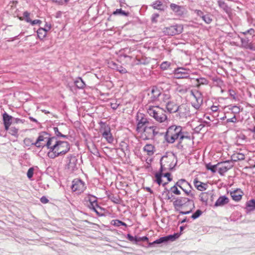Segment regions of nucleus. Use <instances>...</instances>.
<instances>
[{
    "label": "nucleus",
    "mask_w": 255,
    "mask_h": 255,
    "mask_svg": "<svg viewBox=\"0 0 255 255\" xmlns=\"http://www.w3.org/2000/svg\"><path fill=\"white\" fill-rule=\"evenodd\" d=\"M41 23V21L39 20V19H36V20H31V22H30V24L32 25H35V24H40Z\"/></svg>",
    "instance_id": "56"
},
{
    "label": "nucleus",
    "mask_w": 255,
    "mask_h": 255,
    "mask_svg": "<svg viewBox=\"0 0 255 255\" xmlns=\"http://www.w3.org/2000/svg\"><path fill=\"white\" fill-rule=\"evenodd\" d=\"M143 151L149 156L152 155L155 151V147L151 144H146L143 147Z\"/></svg>",
    "instance_id": "26"
},
{
    "label": "nucleus",
    "mask_w": 255,
    "mask_h": 255,
    "mask_svg": "<svg viewBox=\"0 0 255 255\" xmlns=\"http://www.w3.org/2000/svg\"><path fill=\"white\" fill-rule=\"evenodd\" d=\"M188 108L186 104H181L180 106H178L176 117L179 119L184 118L186 117V115L188 114Z\"/></svg>",
    "instance_id": "15"
},
{
    "label": "nucleus",
    "mask_w": 255,
    "mask_h": 255,
    "mask_svg": "<svg viewBox=\"0 0 255 255\" xmlns=\"http://www.w3.org/2000/svg\"><path fill=\"white\" fill-rule=\"evenodd\" d=\"M88 207L90 209L93 210L94 211H95L97 214L100 215V214L98 211V209H101V208L99 206V205L97 204V202L95 203H89V204L88 205Z\"/></svg>",
    "instance_id": "34"
},
{
    "label": "nucleus",
    "mask_w": 255,
    "mask_h": 255,
    "mask_svg": "<svg viewBox=\"0 0 255 255\" xmlns=\"http://www.w3.org/2000/svg\"><path fill=\"white\" fill-rule=\"evenodd\" d=\"M53 130H54V131L55 133V134L57 136H60V137H66L67 136V135H64V134H62V133H61L59 130H58V128L57 127H54L53 128Z\"/></svg>",
    "instance_id": "48"
},
{
    "label": "nucleus",
    "mask_w": 255,
    "mask_h": 255,
    "mask_svg": "<svg viewBox=\"0 0 255 255\" xmlns=\"http://www.w3.org/2000/svg\"><path fill=\"white\" fill-rule=\"evenodd\" d=\"M34 170V169L33 167H30L29 168V169L27 171V176L28 178L30 180L31 179V178L33 175Z\"/></svg>",
    "instance_id": "45"
},
{
    "label": "nucleus",
    "mask_w": 255,
    "mask_h": 255,
    "mask_svg": "<svg viewBox=\"0 0 255 255\" xmlns=\"http://www.w3.org/2000/svg\"><path fill=\"white\" fill-rule=\"evenodd\" d=\"M170 95L168 93L163 92L161 93L160 92L159 98L158 99V101L160 102L165 103V104L167 103V102L170 101Z\"/></svg>",
    "instance_id": "29"
},
{
    "label": "nucleus",
    "mask_w": 255,
    "mask_h": 255,
    "mask_svg": "<svg viewBox=\"0 0 255 255\" xmlns=\"http://www.w3.org/2000/svg\"><path fill=\"white\" fill-rule=\"evenodd\" d=\"M170 65V63L167 61L163 62L160 65V68L162 70H166Z\"/></svg>",
    "instance_id": "47"
},
{
    "label": "nucleus",
    "mask_w": 255,
    "mask_h": 255,
    "mask_svg": "<svg viewBox=\"0 0 255 255\" xmlns=\"http://www.w3.org/2000/svg\"><path fill=\"white\" fill-rule=\"evenodd\" d=\"M194 184L197 189L200 191H203L206 189L205 186H206V184L205 183L195 180L194 181Z\"/></svg>",
    "instance_id": "31"
},
{
    "label": "nucleus",
    "mask_w": 255,
    "mask_h": 255,
    "mask_svg": "<svg viewBox=\"0 0 255 255\" xmlns=\"http://www.w3.org/2000/svg\"><path fill=\"white\" fill-rule=\"evenodd\" d=\"M173 206L176 211L182 215L188 214L192 212L195 208L193 200L186 197L177 198L173 202Z\"/></svg>",
    "instance_id": "2"
},
{
    "label": "nucleus",
    "mask_w": 255,
    "mask_h": 255,
    "mask_svg": "<svg viewBox=\"0 0 255 255\" xmlns=\"http://www.w3.org/2000/svg\"><path fill=\"white\" fill-rule=\"evenodd\" d=\"M136 121L137 123L136 131L140 132L142 131L143 126L148 122V120L144 114L138 112L136 116Z\"/></svg>",
    "instance_id": "12"
},
{
    "label": "nucleus",
    "mask_w": 255,
    "mask_h": 255,
    "mask_svg": "<svg viewBox=\"0 0 255 255\" xmlns=\"http://www.w3.org/2000/svg\"><path fill=\"white\" fill-rule=\"evenodd\" d=\"M233 166V164H231V161L229 160L219 162L217 163V170L220 175H223L225 173L232 168Z\"/></svg>",
    "instance_id": "13"
},
{
    "label": "nucleus",
    "mask_w": 255,
    "mask_h": 255,
    "mask_svg": "<svg viewBox=\"0 0 255 255\" xmlns=\"http://www.w3.org/2000/svg\"><path fill=\"white\" fill-rule=\"evenodd\" d=\"M55 2L59 4H64L68 1L69 0H53Z\"/></svg>",
    "instance_id": "57"
},
{
    "label": "nucleus",
    "mask_w": 255,
    "mask_h": 255,
    "mask_svg": "<svg viewBox=\"0 0 255 255\" xmlns=\"http://www.w3.org/2000/svg\"><path fill=\"white\" fill-rule=\"evenodd\" d=\"M167 111L170 113H176L177 110V105L173 101H170L165 104Z\"/></svg>",
    "instance_id": "23"
},
{
    "label": "nucleus",
    "mask_w": 255,
    "mask_h": 255,
    "mask_svg": "<svg viewBox=\"0 0 255 255\" xmlns=\"http://www.w3.org/2000/svg\"><path fill=\"white\" fill-rule=\"evenodd\" d=\"M14 121H15L14 123H16V124L20 123H23L22 120L18 119V118L14 119Z\"/></svg>",
    "instance_id": "64"
},
{
    "label": "nucleus",
    "mask_w": 255,
    "mask_h": 255,
    "mask_svg": "<svg viewBox=\"0 0 255 255\" xmlns=\"http://www.w3.org/2000/svg\"><path fill=\"white\" fill-rule=\"evenodd\" d=\"M246 208L248 211H253L255 209V200L252 199L246 203Z\"/></svg>",
    "instance_id": "32"
},
{
    "label": "nucleus",
    "mask_w": 255,
    "mask_h": 255,
    "mask_svg": "<svg viewBox=\"0 0 255 255\" xmlns=\"http://www.w3.org/2000/svg\"><path fill=\"white\" fill-rule=\"evenodd\" d=\"M55 141V137H49L48 134L46 132H43L40 134L38 137L36 141L32 144L34 145L37 147H43L46 146L48 149H50L51 145Z\"/></svg>",
    "instance_id": "6"
},
{
    "label": "nucleus",
    "mask_w": 255,
    "mask_h": 255,
    "mask_svg": "<svg viewBox=\"0 0 255 255\" xmlns=\"http://www.w3.org/2000/svg\"><path fill=\"white\" fill-rule=\"evenodd\" d=\"M202 19L207 24H210L212 21V18H211V16L209 14L204 15Z\"/></svg>",
    "instance_id": "42"
},
{
    "label": "nucleus",
    "mask_w": 255,
    "mask_h": 255,
    "mask_svg": "<svg viewBox=\"0 0 255 255\" xmlns=\"http://www.w3.org/2000/svg\"><path fill=\"white\" fill-rule=\"evenodd\" d=\"M230 194L233 200L235 201H239L242 199V192L240 190H236L231 192Z\"/></svg>",
    "instance_id": "27"
},
{
    "label": "nucleus",
    "mask_w": 255,
    "mask_h": 255,
    "mask_svg": "<svg viewBox=\"0 0 255 255\" xmlns=\"http://www.w3.org/2000/svg\"><path fill=\"white\" fill-rule=\"evenodd\" d=\"M114 15H121L126 16H128L129 15V13L128 12H126L125 11L122 10L121 8L117 9L115 11H114L113 13Z\"/></svg>",
    "instance_id": "39"
},
{
    "label": "nucleus",
    "mask_w": 255,
    "mask_h": 255,
    "mask_svg": "<svg viewBox=\"0 0 255 255\" xmlns=\"http://www.w3.org/2000/svg\"><path fill=\"white\" fill-rule=\"evenodd\" d=\"M170 8L174 13L178 15H182L184 13V8L183 6L177 5L174 3L170 4Z\"/></svg>",
    "instance_id": "21"
},
{
    "label": "nucleus",
    "mask_w": 255,
    "mask_h": 255,
    "mask_svg": "<svg viewBox=\"0 0 255 255\" xmlns=\"http://www.w3.org/2000/svg\"><path fill=\"white\" fill-rule=\"evenodd\" d=\"M154 9H157L160 10H164L162 3L160 1L156 0L152 4Z\"/></svg>",
    "instance_id": "38"
},
{
    "label": "nucleus",
    "mask_w": 255,
    "mask_h": 255,
    "mask_svg": "<svg viewBox=\"0 0 255 255\" xmlns=\"http://www.w3.org/2000/svg\"><path fill=\"white\" fill-rule=\"evenodd\" d=\"M165 138L168 143H172L178 139L180 143L184 139H190L191 136L188 132L182 131L181 126L173 125L168 128Z\"/></svg>",
    "instance_id": "1"
},
{
    "label": "nucleus",
    "mask_w": 255,
    "mask_h": 255,
    "mask_svg": "<svg viewBox=\"0 0 255 255\" xmlns=\"http://www.w3.org/2000/svg\"><path fill=\"white\" fill-rule=\"evenodd\" d=\"M47 32L43 28H40L37 31L38 37L41 39L44 38L46 36Z\"/></svg>",
    "instance_id": "37"
},
{
    "label": "nucleus",
    "mask_w": 255,
    "mask_h": 255,
    "mask_svg": "<svg viewBox=\"0 0 255 255\" xmlns=\"http://www.w3.org/2000/svg\"><path fill=\"white\" fill-rule=\"evenodd\" d=\"M23 15L25 20L30 23L32 20L30 18V13L27 11H25L23 12Z\"/></svg>",
    "instance_id": "46"
},
{
    "label": "nucleus",
    "mask_w": 255,
    "mask_h": 255,
    "mask_svg": "<svg viewBox=\"0 0 255 255\" xmlns=\"http://www.w3.org/2000/svg\"><path fill=\"white\" fill-rule=\"evenodd\" d=\"M179 236L177 234L170 235L165 237H161L155 240L152 244H160L161 243H166L168 241H174L178 238Z\"/></svg>",
    "instance_id": "16"
},
{
    "label": "nucleus",
    "mask_w": 255,
    "mask_h": 255,
    "mask_svg": "<svg viewBox=\"0 0 255 255\" xmlns=\"http://www.w3.org/2000/svg\"><path fill=\"white\" fill-rule=\"evenodd\" d=\"M245 152L235 151L231 156L232 160L234 161H237L238 160H243L245 158Z\"/></svg>",
    "instance_id": "22"
},
{
    "label": "nucleus",
    "mask_w": 255,
    "mask_h": 255,
    "mask_svg": "<svg viewBox=\"0 0 255 255\" xmlns=\"http://www.w3.org/2000/svg\"><path fill=\"white\" fill-rule=\"evenodd\" d=\"M172 196H173L172 195H171L169 192H165V199L170 200L172 198Z\"/></svg>",
    "instance_id": "60"
},
{
    "label": "nucleus",
    "mask_w": 255,
    "mask_h": 255,
    "mask_svg": "<svg viewBox=\"0 0 255 255\" xmlns=\"http://www.w3.org/2000/svg\"><path fill=\"white\" fill-rule=\"evenodd\" d=\"M241 41L243 47L246 49L255 50V47H253L252 43L250 42V40L248 38H241Z\"/></svg>",
    "instance_id": "25"
},
{
    "label": "nucleus",
    "mask_w": 255,
    "mask_h": 255,
    "mask_svg": "<svg viewBox=\"0 0 255 255\" xmlns=\"http://www.w3.org/2000/svg\"><path fill=\"white\" fill-rule=\"evenodd\" d=\"M51 24L46 22L44 27L43 28V29L47 32L51 29Z\"/></svg>",
    "instance_id": "53"
},
{
    "label": "nucleus",
    "mask_w": 255,
    "mask_h": 255,
    "mask_svg": "<svg viewBox=\"0 0 255 255\" xmlns=\"http://www.w3.org/2000/svg\"><path fill=\"white\" fill-rule=\"evenodd\" d=\"M146 110L149 116L158 123H163L167 119L165 111L158 106L147 105Z\"/></svg>",
    "instance_id": "4"
},
{
    "label": "nucleus",
    "mask_w": 255,
    "mask_h": 255,
    "mask_svg": "<svg viewBox=\"0 0 255 255\" xmlns=\"http://www.w3.org/2000/svg\"><path fill=\"white\" fill-rule=\"evenodd\" d=\"M218 3L220 7H221L226 12L228 13L229 12L230 8L223 0H218Z\"/></svg>",
    "instance_id": "35"
},
{
    "label": "nucleus",
    "mask_w": 255,
    "mask_h": 255,
    "mask_svg": "<svg viewBox=\"0 0 255 255\" xmlns=\"http://www.w3.org/2000/svg\"><path fill=\"white\" fill-rule=\"evenodd\" d=\"M112 223L114 226H117V227H119L120 226H124L125 227L127 226V225L125 223H124L121 221H120L119 220H113Z\"/></svg>",
    "instance_id": "41"
},
{
    "label": "nucleus",
    "mask_w": 255,
    "mask_h": 255,
    "mask_svg": "<svg viewBox=\"0 0 255 255\" xmlns=\"http://www.w3.org/2000/svg\"><path fill=\"white\" fill-rule=\"evenodd\" d=\"M119 105V104L117 103H111V108L114 110H116L118 108Z\"/></svg>",
    "instance_id": "63"
},
{
    "label": "nucleus",
    "mask_w": 255,
    "mask_h": 255,
    "mask_svg": "<svg viewBox=\"0 0 255 255\" xmlns=\"http://www.w3.org/2000/svg\"><path fill=\"white\" fill-rule=\"evenodd\" d=\"M164 176L167 177V180L168 181H170L172 179L170 178V173L169 172H167L164 174Z\"/></svg>",
    "instance_id": "61"
},
{
    "label": "nucleus",
    "mask_w": 255,
    "mask_h": 255,
    "mask_svg": "<svg viewBox=\"0 0 255 255\" xmlns=\"http://www.w3.org/2000/svg\"><path fill=\"white\" fill-rule=\"evenodd\" d=\"M70 148L69 143L67 141L57 140L52 143L48 152V156L50 158H54L61 155L67 153Z\"/></svg>",
    "instance_id": "3"
},
{
    "label": "nucleus",
    "mask_w": 255,
    "mask_h": 255,
    "mask_svg": "<svg viewBox=\"0 0 255 255\" xmlns=\"http://www.w3.org/2000/svg\"><path fill=\"white\" fill-rule=\"evenodd\" d=\"M160 93V91L157 87H153L150 92L148 93V96L149 97L151 102H154L158 101Z\"/></svg>",
    "instance_id": "18"
},
{
    "label": "nucleus",
    "mask_w": 255,
    "mask_h": 255,
    "mask_svg": "<svg viewBox=\"0 0 255 255\" xmlns=\"http://www.w3.org/2000/svg\"><path fill=\"white\" fill-rule=\"evenodd\" d=\"M202 213V212L200 210H197L192 216L191 218L195 220L199 217Z\"/></svg>",
    "instance_id": "44"
},
{
    "label": "nucleus",
    "mask_w": 255,
    "mask_h": 255,
    "mask_svg": "<svg viewBox=\"0 0 255 255\" xmlns=\"http://www.w3.org/2000/svg\"><path fill=\"white\" fill-rule=\"evenodd\" d=\"M249 34L252 36H255V30L253 28L248 29Z\"/></svg>",
    "instance_id": "58"
},
{
    "label": "nucleus",
    "mask_w": 255,
    "mask_h": 255,
    "mask_svg": "<svg viewBox=\"0 0 255 255\" xmlns=\"http://www.w3.org/2000/svg\"><path fill=\"white\" fill-rule=\"evenodd\" d=\"M100 132L102 133V136L110 143L114 141V137L111 132V128L109 125L103 124L101 126L100 129Z\"/></svg>",
    "instance_id": "8"
},
{
    "label": "nucleus",
    "mask_w": 255,
    "mask_h": 255,
    "mask_svg": "<svg viewBox=\"0 0 255 255\" xmlns=\"http://www.w3.org/2000/svg\"><path fill=\"white\" fill-rule=\"evenodd\" d=\"M72 190L77 194H80L86 188L85 183L80 179H75L72 182Z\"/></svg>",
    "instance_id": "10"
},
{
    "label": "nucleus",
    "mask_w": 255,
    "mask_h": 255,
    "mask_svg": "<svg viewBox=\"0 0 255 255\" xmlns=\"http://www.w3.org/2000/svg\"><path fill=\"white\" fill-rule=\"evenodd\" d=\"M127 239L131 242H133V241L137 242V240L136 239V237H133L132 236H131L130 234L127 235Z\"/></svg>",
    "instance_id": "50"
},
{
    "label": "nucleus",
    "mask_w": 255,
    "mask_h": 255,
    "mask_svg": "<svg viewBox=\"0 0 255 255\" xmlns=\"http://www.w3.org/2000/svg\"><path fill=\"white\" fill-rule=\"evenodd\" d=\"M162 172H161L160 171V172L159 173H156L155 174V178H156V181L157 182V183L159 184V185H160L161 183H162V179H161V177L162 176Z\"/></svg>",
    "instance_id": "43"
},
{
    "label": "nucleus",
    "mask_w": 255,
    "mask_h": 255,
    "mask_svg": "<svg viewBox=\"0 0 255 255\" xmlns=\"http://www.w3.org/2000/svg\"><path fill=\"white\" fill-rule=\"evenodd\" d=\"M211 193L208 192H202L199 195L200 200L204 203H207L210 197H211Z\"/></svg>",
    "instance_id": "30"
},
{
    "label": "nucleus",
    "mask_w": 255,
    "mask_h": 255,
    "mask_svg": "<svg viewBox=\"0 0 255 255\" xmlns=\"http://www.w3.org/2000/svg\"><path fill=\"white\" fill-rule=\"evenodd\" d=\"M69 162L67 164L68 168L71 171H74L77 167V159L75 156L69 155L67 157Z\"/></svg>",
    "instance_id": "19"
},
{
    "label": "nucleus",
    "mask_w": 255,
    "mask_h": 255,
    "mask_svg": "<svg viewBox=\"0 0 255 255\" xmlns=\"http://www.w3.org/2000/svg\"><path fill=\"white\" fill-rule=\"evenodd\" d=\"M76 86L79 89H83L85 86V84L81 78H78L75 81Z\"/></svg>",
    "instance_id": "36"
},
{
    "label": "nucleus",
    "mask_w": 255,
    "mask_h": 255,
    "mask_svg": "<svg viewBox=\"0 0 255 255\" xmlns=\"http://www.w3.org/2000/svg\"><path fill=\"white\" fill-rule=\"evenodd\" d=\"M12 119L13 117L11 116H9L6 112H4L2 114V120L5 130H7L9 128V127L12 123Z\"/></svg>",
    "instance_id": "20"
},
{
    "label": "nucleus",
    "mask_w": 255,
    "mask_h": 255,
    "mask_svg": "<svg viewBox=\"0 0 255 255\" xmlns=\"http://www.w3.org/2000/svg\"><path fill=\"white\" fill-rule=\"evenodd\" d=\"M183 26L181 24H176L165 27L163 32L168 35H174L181 33L183 31Z\"/></svg>",
    "instance_id": "11"
},
{
    "label": "nucleus",
    "mask_w": 255,
    "mask_h": 255,
    "mask_svg": "<svg viewBox=\"0 0 255 255\" xmlns=\"http://www.w3.org/2000/svg\"><path fill=\"white\" fill-rule=\"evenodd\" d=\"M229 201V199L225 196L220 197L215 204V206H222L227 204Z\"/></svg>",
    "instance_id": "28"
},
{
    "label": "nucleus",
    "mask_w": 255,
    "mask_h": 255,
    "mask_svg": "<svg viewBox=\"0 0 255 255\" xmlns=\"http://www.w3.org/2000/svg\"><path fill=\"white\" fill-rule=\"evenodd\" d=\"M89 203H95L97 202L96 197L92 196L89 198Z\"/></svg>",
    "instance_id": "55"
},
{
    "label": "nucleus",
    "mask_w": 255,
    "mask_h": 255,
    "mask_svg": "<svg viewBox=\"0 0 255 255\" xmlns=\"http://www.w3.org/2000/svg\"><path fill=\"white\" fill-rule=\"evenodd\" d=\"M40 201L43 204H46L48 203V200L45 196H43L40 198Z\"/></svg>",
    "instance_id": "59"
},
{
    "label": "nucleus",
    "mask_w": 255,
    "mask_h": 255,
    "mask_svg": "<svg viewBox=\"0 0 255 255\" xmlns=\"http://www.w3.org/2000/svg\"><path fill=\"white\" fill-rule=\"evenodd\" d=\"M174 75L177 79L186 78L189 76V70L183 68H178L174 70Z\"/></svg>",
    "instance_id": "14"
},
{
    "label": "nucleus",
    "mask_w": 255,
    "mask_h": 255,
    "mask_svg": "<svg viewBox=\"0 0 255 255\" xmlns=\"http://www.w3.org/2000/svg\"><path fill=\"white\" fill-rule=\"evenodd\" d=\"M190 93L195 100V102H192L193 107L196 109H199L203 103V96L201 93L196 90H191Z\"/></svg>",
    "instance_id": "9"
},
{
    "label": "nucleus",
    "mask_w": 255,
    "mask_h": 255,
    "mask_svg": "<svg viewBox=\"0 0 255 255\" xmlns=\"http://www.w3.org/2000/svg\"><path fill=\"white\" fill-rule=\"evenodd\" d=\"M206 167L208 170H211L212 172L215 173L217 170V164L216 165H212L210 163L206 165Z\"/></svg>",
    "instance_id": "40"
},
{
    "label": "nucleus",
    "mask_w": 255,
    "mask_h": 255,
    "mask_svg": "<svg viewBox=\"0 0 255 255\" xmlns=\"http://www.w3.org/2000/svg\"><path fill=\"white\" fill-rule=\"evenodd\" d=\"M229 94H230V95L231 97H232L234 99H235V100H236V97L235 96L236 95V93L234 91V90H229Z\"/></svg>",
    "instance_id": "52"
},
{
    "label": "nucleus",
    "mask_w": 255,
    "mask_h": 255,
    "mask_svg": "<svg viewBox=\"0 0 255 255\" xmlns=\"http://www.w3.org/2000/svg\"><path fill=\"white\" fill-rule=\"evenodd\" d=\"M109 67L112 69L116 70L117 71H119L120 73L122 74L126 73L127 72V71L126 69V68H124L123 67L120 65H118L115 62H114L113 61L109 63Z\"/></svg>",
    "instance_id": "24"
},
{
    "label": "nucleus",
    "mask_w": 255,
    "mask_h": 255,
    "mask_svg": "<svg viewBox=\"0 0 255 255\" xmlns=\"http://www.w3.org/2000/svg\"><path fill=\"white\" fill-rule=\"evenodd\" d=\"M7 130L8 131V133L11 135L14 136L16 138L18 136V128H16L13 126L11 127H9Z\"/></svg>",
    "instance_id": "33"
},
{
    "label": "nucleus",
    "mask_w": 255,
    "mask_h": 255,
    "mask_svg": "<svg viewBox=\"0 0 255 255\" xmlns=\"http://www.w3.org/2000/svg\"><path fill=\"white\" fill-rule=\"evenodd\" d=\"M185 183L186 184H187V182H185V180H184V179H181L179 181H178L176 183V184L173 186V187H172L171 188H170V190L171 191L176 194V195H179L181 194L180 193V191L179 190H178V189L177 188V186L179 187L181 189H182L185 192L186 194L188 195H190V193L191 192V191H190L189 192H187L185 190H184L183 189V188L181 186V184L182 183Z\"/></svg>",
    "instance_id": "17"
},
{
    "label": "nucleus",
    "mask_w": 255,
    "mask_h": 255,
    "mask_svg": "<svg viewBox=\"0 0 255 255\" xmlns=\"http://www.w3.org/2000/svg\"><path fill=\"white\" fill-rule=\"evenodd\" d=\"M231 110L234 114H238L240 112V108L236 106H233L231 108Z\"/></svg>",
    "instance_id": "49"
},
{
    "label": "nucleus",
    "mask_w": 255,
    "mask_h": 255,
    "mask_svg": "<svg viewBox=\"0 0 255 255\" xmlns=\"http://www.w3.org/2000/svg\"><path fill=\"white\" fill-rule=\"evenodd\" d=\"M176 161L175 156L172 153L164 155L160 160V171L172 169L175 166Z\"/></svg>",
    "instance_id": "5"
},
{
    "label": "nucleus",
    "mask_w": 255,
    "mask_h": 255,
    "mask_svg": "<svg viewBox=\"0 0 255 255\" xmlns=\"http://www.w3.org/2000/svg\"><path fill=\"white\" fill-rule=\"evenodd\" d=\"M141 132V138L143 140L153 139L159 133V128L154 126H145L142 128Z\"/></svg>",
    "instance_id": "7"
},
{
    "label": "nucleus",
    "mask_w": 255,
    "mask_h": 255,
    "mask_svg": "<svg viewBox=\"0 0 255 255\" xmlns=\"http://www.w3.org/2000/svg\"><path fill=\"white\" fill-rule=\"evenodd\" d=\"M195 13H196V14L198 16H200L201 18H202L203 16H204L203 12L200 10H195Z\"/></svg>",
    "instance_id": "54"
},
{
    "label": "nucleus",
    "mask_w": 255,
    "mask_h": 255,
    "mask_svg": "<svg viewBox=\"0 0 255 255\" xmlns=\"http://www.w3.org/2000/svg\"><path fill=\"white\" fill-rule=\"evenodd\" d=\"M159 17V14L157 13H154L152 15V21H156V18H157Z\"/></svg>",
    "instance_id": "62"
},
{
    "label": "nucleus",
    "mask_w": 255,
    "mask_h": 255,
    "mask_svg": "<svg viewBox=\"0 0 255 255\" xmlns=\"http://www.w3.org/2000/svg\"><path fill=\"white\" fill-rule=\"evenodd\" d=\"M237 121V119L235 115H234L232 118L228 119L227 120V123L232 122V123H236Z\"/></svg>",
    "instance_id": "51"
}]
</instances>
